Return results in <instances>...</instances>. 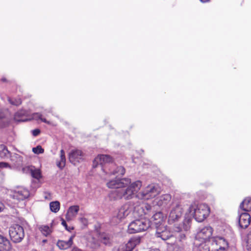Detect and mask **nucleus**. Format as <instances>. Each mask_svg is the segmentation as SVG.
<instances>
[{"label":"nucleus","instance_id":"nucleus-27","mask_svg":"<svg viewBox=\"0 0 251 251\" xmlns=\"http://www.w3.org/2000/svg\"><path fill=\"white\" fill-rule=\"evenodd\" d=\"M99 240L105 245H108L110 243L109 236L105 233H102L99 236Z\"/></svg>","mask_w":251,"mask_h":251},{"label":"nucleus","instance_id":"nucleus-43","mask_svg":"<svg viewBox=\"0 0 251 251\" xmlns=\"http://www.w3.org/2000/svg\"><path fill=\"white\" fill-rule=\"evenodd\" d=\"M4 206L3 204L0 202V212L3 210Z\"/></svg>","mask_w":251,"mask_h":251},{"label":"nucleus","instance_id":"nucleus-41","mask_svg":"<svg viewBox=\"0 0 251 251\" xmlns=\"http://www.w3.org/2000/svg\"><path fill=\"white\" fill-rule=\"evenodd\" d=\"M173 251H181L178 247L175 246L173 248Z\"/></svg>","mask_w":251,"mask_h":251},{"label":"nucleus","instance_id":"nucleus-44","mask_svg":"<svg viewBox=\"0 0 251 251\" xmlns=\"http://www.w3.org/2000/svg\"><path fill=\"white\" fill-rule=\"evenodd\" d=\"M185 234L184 233H181L180 234V237L181 239H183L185 238Z\"/></svg>","mask_w":251,"mask_h":251},{"label":"nucleus","instance_id":"nucleus-31","mask_svg":"<svg viewBox=\"0 0 251 251\" xmlns=\"http://www.w3.org/2000/svg\"><path fill=\"white\" fill-rule=\"evenodd\" d=\"M247 248L248 250H251V230L249 231L246 238Z\"/></svg>","mask_w":251,"mask_h":251},{"label":"nucleus","instance_id":"nucleus-10","mask_svg":"<svg viewBox=\"0 0 251 251\" xmlns=\"http://www.w3.org/2000/svg\"><path fill=\"white\" fill-rule=\"evenodd\" d=\"M29 196V191L25 188L20 187L14 190L11 195L14 200L17 201H23L27 198Z\"/></svg>","mask_w":251,"mask_h":251},{"label":"nucleus","instance_id":"nucleus-48","mask_svg":"<svg viewBox=\"0 0 251 251\" xmlns=\"http://www.w3.org/2000/svg\"><path fill=\"white\" fill-rule=\"evenodd\" d=\"M21 121H23V122H25V121H27V119H26V120H22Z\"/></svg>","mask_w":251,"mask_h":251},{"label":"nucleus","instance_id":"nucleus-30","mask_svg":"<svg viewBox=\"0 0 251 251\" xmlns=\"http://www.w3.org/2000/svg\"><path fill=\"white\" fill-rule=\"evenodd\" d=\"M8 125L7 119L5 117L4 114L0 112V127H3Z\"/></svg>","mask_w":251,"mask_h":251},{"label":"nucleus","instance_id":"nucleus-46","mask_svg":"<svg viewBox=\"0 0 251 251\" xmlns=\"http://www.w3.org/2000/svg\"><path fill=\"white\" fill-rule=\"evenodd\" d=\"M149 251H160L158 249H151V250H150Z\"/></svg>","mask_w":251,"mask_h":251},{"label":"nucleus","instance_id":"nucleus-6","mask_svg":"<svg viewBox=\"0 0 251 251\" xmlns=\"http://www.w3.org/2000/svg\"><path fill=\"white\" fill-rule=\"evenodd\" d=\"M210 241L215 251H226L228 248L227 241L222 237H213Z\"/></svg>","mask_w":251,"mask_h":251},{"label":"nucleus","instance_id":"nucleus-13","mask_svg":"<svg viewBox=\"0 0 251 251\" xmlns=\"http://www.w3.org/2000/svg\"><path fill=\"white\" fill-rule=\"evenodd\" d=\"M155 235L164 241L168 240L172 236L171 233L165 226H162L157 227Z\"/></svg>","mask_w":251,"mask_h":251},{"label":"nucleus","instance_id":"nucleus-17","mask_svg":"<svg viewBox=\"0 0 251 251\" xmlns=\"http://www.w3.org/2000/svg\"><path fill=\"white\" fill-rule=\"evenodd\" d=\"M74 237V235H72L68 241L59 240L57 243V246L61 250H66L72 246Z\"/></svg>","mask_w":251,"mask_h":251},{"label":"nucleus","instance_id":"nucleus-25","mask_svg":"<svg viewBox=\"0 0 251 251\" xmlns=\"http://www.w3.org/2000/svg\"><path fill=\"white\" fill-rule=\"evenodd\" d=\"M30 174L33 177L37 179H39L41 177L40 170L35 168L34 166H31Z\"/></svg>","mask_w":251,"mask_h":251},{"label":"nucleus","instance_id":"nucleus-33","mask_svg":"<svg viewBox=\"0 0 251 251\" xmlns=\"http://www.w3.org/2000/svg\"><path fill=\"white\" fill-rule=\"evenodd\" d=\"M44 149L42 148L41 146H37L36 147L32 148V151L35 154H40L43 153L44 152Z\"/></svg>","mask_w":251,"mask_h":251},{"label":"nucleus","instance_id":"nucleus-18","mask_svg":"<svg viewBox=\"0 0 251 251\" xmlns=\"http://www.w3.org/2000/svg\"><path fill=\"white\" fill-rule=\"evenodd\" d=\"M10 160L14 167L18 168L23 164V157L19 154L14 153L10 156Z\"/></svg>","mask_w":251,"mask_h":251},{"label":"nucleus","instance_id":"nucleus-26","mask_svg":"<svg viewBox=\"0 0 251 251\" xmlns=\"http://www.w3.org/2000/svg\"><path fill=\"white\" fill-rule=\"evenodd\" d=\"M50 208L51 211L54 213L57 212L60 209V203L58 201H54L50 202Z\"/></svg>","mask_w":251,"mask_h":251},{"label":"nucleus","instance_id":"nucleus-45","mask_svg":"<svg viewBox=\"0 0 251 251\" xmlns=\"http://www.w3.org/2000/svg\"><path fill=\"white\" fill-rule=\"evenodd\" d=\"M183 228L184 229V230L185 231H187V230H188L189 227H188V226H183Z\"/></svg>","mask_w":251,"mask_h":251},{"label":"nucleus","instance_id":"nucleus-12","mask_svg":"<svg viewBox=\"0 0 251 251\" xmlns=\"http://www.w3.org/2000/svg\"><path fill=\"white\" fill-rule=\"evenodd\" d=\"M239 226L242 228H247L250 224L251 217L250 215L247 212H239L238 216Z\"/></svg>","mask_w":251,"mask_h":251},{"label":"nucleus","instance_id":"nucleus-16","mask_svg":"<svg viewBox=\"0 0 251 251\" xmlns=\"http://www.w3.org/2000/svg\"><path fill=\"white\" fill-rule=\"evenodd\" d=\"M12 249L10 241L0 235V251H11Z\"/></svg>","mask_w":251,"mask_h":251},{"label":"nucleus","instance_id":"nucleus-20","mask_svg":"<svg viewBox=\"0 0 251 251\" xmlns=\"http://www.w3.org/2000/svg\"><path fill=\"white\" fill-rule=\"evenodd\" d=\"M164 217L162 212H159L155 213L151 217V221L156 226H160L163 222Z\"/></svg>","mask_w":251,"mask_h":251},{"label":"nucleus","instance_id":"nucleus-39","mask_svg":"<svg viewBox=\"0 0 251 251\" xmlns=\"http://www.w3.org/2000/svg\"><path fill=\"white\" fill-rule=\"evenodd\" d=\"M26 113V112L25 111H21L20 112H18L17 113V115L18 116H21L22 115H25Z\"/></svg>","mask_w":251,"mask_h":251},{"label":"nucleus","instance_id":"nucleus-23","mask_svg":"<svg viewBox=\"0 0 251 251\" xmlns=\"http://www.w3.org/2000/svg\"><path fill=\"white\" fill-rule=\"evenodd\" d=\"M60 160L57 162V166L60 169H63L66 163V157L65 155V151L63 150L60 151Z\"/></svg>","mask_w":251,"mask_h":251},{"label":"nucleus","instance_id":"nucleus-50","mask_svg":"<svg viewBox=\"0 0 251 251\" xmlns=\"http://www.w3.org/2000/svg\"><path fill=\"white\" fill-rule=\"evenodd\" d=\"M3 81H5V79L3 78L2 79Z\"/></svg>","mask_w":251,"mask_h":251},{"label":"nucleus","instance_id":"nucleus-47","mask_svg":"<svg viewBox=\"0 0 251 251\" xmlns=\"http://www.w3.org/2000/svg\"><path fill=\"white\" fill-rule=\"evenodd\" d=\"M202 2H206L208 1L209 0H200Z\"/></svg>","mask_w":251,"mask_h":251},{"label":"nucleus","instance_id":"nucleus-15","mask_svg":"<svg viewBox=\"0 0 251 251\" xmlns=\"http://www.w3.org/2000/svg\"><path fill=\"white\" fill-rule=\"evenodd\" d=\"M79 210L78 205L71 206L68 209L66 214V219L67 221H71L76 217Z\"/></svg>","mask_w":251,"mask_h":251},{"label":"nucleus","instance_id":"nucleus-29","mask_svg":"<svg viewBox=\"0 0 251 251\" xmlns=\"http://www.w3.org/2000/svg\"><path fill=\"white\" fill-rule=\"evenodd\" d=\"M32 118L35 120H40L44 123H47L48 124H50V122L47 121L46 119L42 118V114L39 113H35L32 115Z\"/></svg>","mask_w":251,"mask_h":251},{"label":"nucleus","instance_id":"nucleus-49","mask_svg":"<svg viewBox=\"0 0 251 251\" xmlns=\"http://www.w3.org/2000/svg\"><path fill=\"white\" fill-rule=\"evenodd\" d=\"M103 177V178L104 179H106V177H104V176H102Z\"/></svg>","mask_w":251,"mask_h":251},{"label":"nucleus","instance_id":"nucleus-40","mask_svg":"<svg viewBox=\"0 0 251 251\" xmlns=\"http://www.w3.org/2000/svg\"><path fill=\"white\" fill-rule=\"evenodd\" d=\"M175 231L176 232H179L180 231H182V229L181 227H175Z\"/></svg>","mask_w":251,"mask_h":251},{"label":"nucleus","instance_id":"nucleus-7","mask_svg":"<svg viewBox=\"0 0 251 251\" xmlns=\"http://www.w3.org/2000/svg\"><path fill=\"white\" fill-rule=\"evenodd\" d=\"M130 212L128 205L125 204L121 206L115 213L113 220L114 221V223H118L128 216Z\"/></svg>","mask_w":251,"mask_h":251},{"label":"nucleus","instance_id":"nucleus-4","mask_svg":"<svg viewBox=\"0 0 251 251\" xmlns=\"http://www.w3.org/2000/svg\"><path fill=\"white\" fill-rule=\"evenodd\" d=\"M150 226V222L148 220H136L130 223L128 226L127 231L133 234L147 230Z\"/></svg>","mask_w":251,"mask_h":251},{"label":"nucleus","instance_id":"nucleus-21","mask_svg":"<svg viewBox=\"0 0 251 251\" xmlns=\"http://www.w3.org/2000/svg\"><path fill=\"white\" fill-rule=\"evenodd\" d=\"M240 208L244 211H251V200L245 199L240 204Z\"/></svg>","mask_w":251,"mask_h":251},{"label":"nucleus","instance_id":"nucleus-22","mask_svg":"<svg viewBox=\"0 0 251 251\" xmlns=\"http://www.w3.org/2000/svg\"><path fill=\"white\" fill-rule=\"evenodd\" d=\"M136 208H137L138 210H139L140 209L142 210V212L140 213V216H142L143 214H149L151 211L152 206L148 203H145L141 207H136Z\"/></svg>","mask_w":251,"mask_h":251},{"label":"nucleus","instance_id":"nucleus-38","mask_svg":"<svg viewBox=\"0 0 251 251\" xmlns=\"http://www.w3.org/2000/svg\"><path fill=\"white\" fill-rule=\"evenodd\" d=\"M62 225L64 226H65V228H66V229L67 230H69V229H68L67 228V224H66V223L65 221L64 220H63V219L62 220Z\"/></svg>","mask_w":251,"mask_h":251},{"label":"nucleus","instance_id":"nucleus-35","mask_svg":"<svg viewBox=\"0 0 251 251\" xmlns=\"http://www.w3.org/2000/svg\"><path fill=\"white\" fill-rule=\"evenodd\" d=\"M31 168V166L25 167L22 169V171L24 173L30 174Z\"/></svg>","mask_w":251,"mask_h":251},{"label":"nucleus","instance_id":"nucleus-8","mask_svg":"<svg viewBox=\"0 0 251 251\" xmlns=\"http://www.w3.org/2000/svg\"><path fill=\"white\" fill-rule=\"evenodd\" d=\"M140 242L141 238L139 236L131 238L126 244L119 247V251H131Z\"/></svg>","mask_w":251,"mask_h":251},{"label":"nucleus","instance_id":"nucleus-34","mask_svg":"<svg viewBox=\"0 0 251 251\" xmlns=\"http://www.w3.org/2000/svg\"><path fill=\"white\" fill-rule=\"evenodd\" d=\"M10 168L11 169V166L8 163L6 162H0V169L1 168Z\"/></svg>","mask_w":251,"mask_h":251},{"label":"nucleus","instance_id":"nucleus-37","mask_svg":"<svg viewBox=\"0 0 251 251\" xmlns=\"http://www.w3.org/2000/svg\"><path fill=\"white\" fill-rule=\"evenodd\" d=\"M40 132V131L38 129H35L32 130V134L34 136H37Z\"/></svg>","mask_w":251,"mask_h":251},{"label":"nucleus","instance_id":"nucleus-14","mask_svg":"<svg viewBox=\"0 0 251 251\" xmlns=\"http://www.w3.org/2000/svg\"><path fill=\"white\" fill-rule=\"evenodd\" d=\"M171 200L170 194H165L160 196L154 200L155 203L159 206H166Z\"/></svg>","mask_w":251,"mask_h":251},{"label":"nucleus","instance_id":"nucleus-51","mask_svg":"<svg viewBox=\"0 0 251 251\" xmlns=\"http://www.w3.org/2000/svg\"><path fill=\"white\" fill-rule=\"evenodd\" d=\"M36 251V250H32V251Z\"/></svg>","mask_w":251,"mask_h":251},{"label":"nucleus","instance_id":"nucleus-5","mask_svg":"<svg viewBox=\"0 0 251 251\" xmlns=\"http://www.w3.org/2000/svg\"><path fill=\"white\" fill-rule=\"evenodd\" d=\"M9 236L11 240L14 243L22 241L25 236L23 227L19 225H14L9 228Z\"/></svg>","mask_w":251,"mask_h":251},{"label":"nucleus","instance_id":"nucleus-19","mask_svg":"<svg viewBox=\"0 0 251 251\" xmlns=\"http://www.w3.org/2000/svg\"><path fill=\"white\" fill-rule=\"evenodd\" d=\"M212 228L210 226H206L202 228L198 232V236L203 239H207L212 235Z\"/></svg>","mask_w":251,"mask_h":251},{"label":"nucleus","instance_id":"nucleus-11","mask_svg":"<svg viewBox=\"0 0 251 251\" xmlns=\"http://www.w3.org/2000/svg\"><path fill=\"white\" fill-rule=\"evenodd\" d=\"M84 153L78 149L73 150L69 154V159L71 163L76 165L83 160Z\"/></svg>","mask_w":251,"mask_h":251},{"label":"nucleus","instance_id":"nucleus-32","mask_svg":"<svg viewBox=\"0 0 251 251\" xmlns=\"http://www.w3.org/2000/svg\"><path fill=\"white\" fill-rule=\"evenodd\" d=\"M8 101L12 105L18 106L21 104L22 101L20 99H13L10 98H8Z\"/></svg>","mask_w":251,"mask_h":251},{"label":"nucleus","instance_id":"nucleus-42","mask_svg":"<svg viewBox=\"0 0 251 251\" xmlns=\"http://www.w3.org/2000/svg\"><path fill=\"white\" fill-rule=\"evenodd\" d=\"M72 251H82L77 248H74L72 249Z\"/></svg>","mask_w":251,"mask_h":251},{"label":"nucleus","instance_id":"nucleus-9","mask_svg":"<svg viewBox=\"0 0 251 251\" xmlns=\"http://www.w3.org/2000/svg\"><path fill=\"white\" fill-rule=\"evenodd\" d=\"M182 208L179 204H176L175 206L172 207V209L170 213L168 221L170 223H173L174 222L177 221L180 218L182 214Z\"/></svg>","mask_w":251,"mask_h":251},{"label":"nucleus","instance_id":"nucleus-28","mask_svg":"<svg viewBox=\"0 0 251 251\" xmlns=\"http://www.w3.org/2000/svg\"><path fill=\"white\" fill-rule=\"evenodd\" d=\"M42 233L47 236L51 232V229L48 226H42L39 228Z\"/></svg>","mask_w":251,"mask_h":251},{"label":"nucleus","instance_id":"nucleus-3","mask_svg":"<svg viewBox=\"0 0 251 251\" xmlns=\"http://www.w3.org/2000/svg\"><path fill=\"white\" fill-rule=\"evenodd\" d=\"M190 214L199 222H202L209 214L210 208L205 203H192L188 209Z\"/></svg>","mask_w":251,"mask_h":251},{"label":"nucleus","instance_id":"nucleus-36","mask_svg":"<svg viewBox=\"0 0 251 251\" xmlns=\"http://www.w3.org/2000/svg\"><path fill=\"white\" fill-rule=\"evenodd\" d=\"M80 222L84 226H87L88 224L87 219L85 218L82 217L79 219Z\"/></svg>","mask_w":251,"mask_h":251},{"label":"nucleus","instance_id":"nucleus-2","mask_svg":"<svg viewBox=\"0 0 251 251\" xmlns=\"http://www.w3.org/2000/svg\"><path fill=\"white\" fill-rule=\"evenodd\" d=\"M112 161V157L108 155H99L93 161V167L100 168L106 175H124L125 173V168L122 166L117 167Z\"/></svg>","mask_w":251,"mask_h":251},{"label":"nucleus","instance_id":"nucleus-24","mask_svg":"<svg viewBox=\"0 0 251 251\" xmlns=\"http://www.w3.org/2000/svg\"><path fill=\"white\" fill-rule=\"evenodd\" d=\"M10 151L4 145H0V157L1 158H8L9 156Z\"/></svg>","mask_w":251,"mask_h":251},{"label":"nucleus","instance_id":"nucleus-1","mask_svg":"<svg viewBox=\"0 0 251 251\" xmlns=\"http://www.w3.org/2000/svg\"><path fill=\"white\" fill-rule=\"evenodd\" d=\"M107 186L109 188L119 189L110 193V198L113 200L122 199L128 200L135 196L138 199L148 200L154 198L160 192V188L157 185L151 184L137 193L142 186V181L137 180L131 183V179L128 178L116 177L108 182Z\"/></svg>","mask_w":251,"mask_h":251}]
</instances>
